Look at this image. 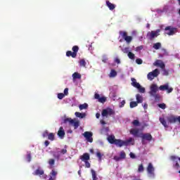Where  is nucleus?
Listing matches in <instances>:
<instances>
[{
    "label": "nucleus",
    "mask_w": 180,
    "mask_h": 180,
    "mask_svg": "<svg viewBox=\"0 0 180 180\" xmlns=\"http://www.w3.org/2000/svg\"><path fill=\"white\" fill-rule=\"evenodd\" d=\"M165 30L167 32V34H168V36H174V34H175V33H176V32H178V29L176 27H174L172 26H167L165 28Z\"/></svg>",
    "instance_id": "8"
},
{
    "label": "nucleus",
    "mask_w": 180,
    "mask_h": 180,
    "mask_svg": "<svg viewBox=\"0 0 180 180\" xmlns=\"http://www.w3.org/2000/svg\"><path fill=\"white\" fill-rule=\"evenodd\" d=\"M100 123L101 124H106V122H105L104 120H101L100 121Z\"/></svg>",
    "instance_id": "62"
},
{
    "label": "nucleus",
    "mask_w": 180,
    "mask_h": 180,
    "mask_svg": "<svg viewBox=\"0 0 180 180\" xmlns=\"http://www.w3.org/2000/svg\"><path fill=\"white\" fill-rule=\"evenodd\" d=\"M98 102H100V103H105V102H106V98L100 97V98L98 99Z\"/></svg>",
    "instance_id": "40"
},
{
    "label": "nucleus",
    "mask_w": 180,
    "mask_h": 180,
    "mask_svg": "<svg viewBox=\"0 0 180 180\" xmlns=\"http://www.w3.org/2000/svg\"><path fill=\"white\" fill-rule=\"evenodd\" d=\"M132 124L133 126H134L135 127H139V126H140V121H139V120H134L132 122Z\"/></svg>",
    "instance_id": "32"
},
{
    "label": "nucleus",
    "mask_w": 180,
    "mask_h": 180,
    "mask_svg": "<svg viewBox=\"0 0 180 180\" xmlns=\"http://www.w3.org/2000/svg\"><path fill=\"white\" fill-rule=\"evenodd\" d=\"M138 172H144V166H143V164L139 165Z\"/></svg>",
    "instance_id": "36"
},
{
    "label": "nucleus",
    "mask_w": 180,
    "mask_h": 180,
    "mask_svg": "<svg viewBox=\"0 0 180 180\" xmlns=\"http://www.w3.org/2000/svg\"><path fill=\"white\" fill-rule=\"evenodd\" d=\"M84 137H85L86 141L89 143H92L94 141V138H92V136H94V134L91 131H85L83 134Z\"/></svg>",
    "instance_id": "10"
},
{
    "label": "nucleus",
    "mask_w": 180,
    "mask_h": 180,
    "mask_svg": "<svg viewBox=\"0 0 180 180\" xmlns=\"http://www.w3.org/2000/svg\"><path fill=\"white\" fill-rule=\"evenodd\" d=\"M175 167L178 169L180 168V165H179V163H178V162H176L175 164Z\"/></svg>",
    "instance_id": "60"
},
{
    "label": "nucleus",
    "mask_w": 180,
    "mask_h": 180,
    "mask_svg": "<svg viewBox=\"0 0 180 180\" xmlns=\"http://www.w3.org/2000/svg\"><path fill=\"white\" fill-rule=\"evenodd\" d=\"M146 171L149 176L152 178H154V176H155V174L154 173L155 171V169L154 168V166H153V163L151 162L148 163V167L146 168Z\"/></svg>",
    "instance_id": "7"
},
{
    "label": "nucleus",
    "mask_w": 180,
    "mask_h": 180,
    "mask_svg": "<svg viewBox=\"0 0 180 180\" xmlns=\"http://www.w3.org/2000/svg\"><path fill=\"white\" fill-rule=\"evenodd\" d=\"M33 174L34 175H44V171L43 169H37Z\"/></svg>",
    "instance_id": "22"
},
{
    "label": "nucleus",
    "mask_w": 180,
    "mask_h": 180,
    "mask_svg": "<svg viewBox=\"0 0 180 180\" xmlns=\"http://www.w3.org/2000/svg\"><path fill=\"white\" fill-rule=\"evenodd\" d=\"M107 140L110 144H115L117 146V147H123V146H125L127 147V146H134V139L129 138L127 140L123 141L122 139H116L115 137V135H110L107 138Z\"/></svg>",
    "instance_id": "2"
},
{
    "label": "nucleus",
    "mask_w": 180,
    "mask_h": 180,
    "mask_svg": "<svg viewBox=\"0 0 180 180\" xmlns=\"http://www.w3.org/2000/svg\"><path fill=\"white\" fill-rule=\"evenodd\" d=\"M124 105H126V101L123 100L120 103V108H123V106H124Z\"/></svg>",
    "instance_id": "49"
},
{
    "label": "nucleus",
    "mask_w": 180,
    "mask_h": 180,
    "mask_svg": "<svg viewBox=\"0 0 180 180\" xmlns=\"http://www.w3.org/2000/svg\"><path fill=\"white\" fill-rule=\"evenodd\" d=\"M158 106L160 108V109H165L167 108V105H165V103L158 104Z\"/></svg>",
    "instance_id": "41"
},
{
    "label": "nucleus",
    "mask_w": 180,
    "mask_h": 180,
    "mask_svg": "<svg viewBox=\"0 0 180 180\" xmlns=\"http://www.w3.org/2000/svg\"><path fill=\"white\" fill-rule=\"evenodd\" d=\"M65 96V94H63V93H59V94H58V98L60 100L64 98Z\"/></svg>",
    "instance_id": "43"
},
{
    "label": "nucleus",
    "mask_w": 180,
    "mask_h": 180,
    "mask_svg": "<svg viewBox=\"0 0 180 180\" xmlns=\"http://www.w3.org/2000/svg\"><path fill=\"white\" fill-rule=\"evenodd\" d=\"M177 122H179L180 123V116H179V117H177Z\"/></svg>",
    "instance_id": "64"
},
{
    "label": "nucleus",
    "mask_w": 180,
    "mask_h": 180,
    "mask_svg": "<svg viewBox=\"0 0 180 180\" xmlns=\"http://www.w3.org/2000/svg\"><path fill=\"white\" fill-rule=\"evenodd\" d=\"M163 70V75H169V72L168 70H165V68L162 69Z\"/></svg>",
    "instance_id": "51"
},
{
    "label": "nucleus",
    "mask_w": 180,
    "mask_h": 180,
    "mask_svg": "<svg viewBox=\"0 0 180 180\" xmlns=\"http://www.w3.org/2000/svg\"><path fill=\"white\" fill-rule=\"evenodd\" d=\"M129 156L131 158H136V155L133 153H130Z\"/></svg>",
    "instance_id": "58"
},
{
    "label": "nucleus",
    "mask_w": 180,
    "mask_h": 180,
    "mask_svg": "<svg viewBox=\"0 0 180 180\" xmlns=\"http://www.w3.org/2000/svg\"><path fill=\"white\" fill-rule=\"evenodd\" d=\"M67 145H65V148L59 152L60 154H62L63 155H64V154H67Z\"/></svg>",
    "instance_id": "37"
},
{
    "label": "nucleus",
    "mask_w": 180,
    "mask_h": 180,
    "mask_svg": "<svg viewBox=\"0 0 180 180\" xmlns=\"http://www.w3.org/2000/svg\"><path fill=\"white\" fill-rule=\"evenodd\" d=\"M122 51L124 52L125 54H129L130 53L129 51V47H126L122 49Z\"/></svg>",
    "instance_id": "44"
},
{
    "label": "nucleus",
    "mask_w": 180,
    "mask_h": 180,
    "mask_svg": "<svg viewBox=\"0 0 180 180\" xmlns=\"http://www.w3.org/2000/svg\"><path fill=\"white\" fill-rule=\"evenodd\" d=\"M139 131L140 130H139V129H131L129 133L132 134V136H134V137H138Z\"/></svg>",
    "instance_id": "18"
},
{
    "label": "nucleus",
    "mask_w": 180,
    "mask_h": 180,
    "mask_svg": "<svg viewBox=\"0 0 180 180\" xmlns=\"http://www.w3.org/2000/svg\"><path fill=\"white\" fill-rule=\"evenodd\" d=\"M80 110H84V109H88V105L86 103L81 104L79 106Z\"/></svg>",
    "instance_id": "28"
},
{
    "label": "nucleus",
    "mask_w": 180,
    "mask_h": 180,
    "mask_svg": "<svg viewBox=\"0 0 180 180\" xmlns=\"http://www.w3.org/2000/svg\"><path fill=\"white\" fill-rule=\"evenodd\" d=\"M84 163H85L86 168H91V163H89V162H88V160L84 162Z\"/></svg>",
    "instance_id": "48"
},
{
    "label": "nucleus",
    "mask_w": 180,
    "mask_h": 180,
    "mask_svg": "<svg viewBox=\"0 0 180 180\" xmlns=\"http://www.w3.org/2000/svg\"><path fill=\"white\" fill-rule=\"evenodd\" d=\"M108 56H106L105 55H104V56H103V59H102L103 63H108Z\"/></svg>",
    "instance_id": "47"
},
{
    "label": "nucleus",
    "mask_w": 180,
    "mask_h": 180,
    "mask_svg": "<svg viewBox=\"0 0 180 180\" xmlns=\"http://www.w3.org/2000/svg\"><path fill=\"white\" fill-rule=\"evenodd\" d=\"M160 122L162 124V126H164V127H168V124H167V121L165 118L160 117Z\"/></svg>",
    "instance_id": "25"
},
{
    "label": "nucleus",
    "mask_w": 180,
    "mask_h": 180,
    "mask_svg": "<svg viewBox=\"0 0 180 180\" xmlns=\"http://www.w3.org/2000/svg\"><path fill=\"white\" fill-rule=\"evenodd\" d=\"M94 98H95V99H98H98H100V98H101V96L99 95V94L96 93L94 94Z\"/></svg>",
    "instance_id": "53"
},
{
    "label": "nucleus",
    "mask_w": 180,
    "mask_h": 180,
    "mask_svg": "<svg viewBox=\"0 0 180 180\" xmlns=\"http://www.w3.org/2000/svg\"><path fill=\"white\" fill-rule=\"evenodd\" d=\"M57 179V172L54 169H52V171L50 173V177L49 180H56Z\"/></svg>",
    "instance_id": "16"
},
{
    "label": "nucleus",
    "mask_w": 180,
    "mask_h": 180,
    "mask_svg": "<svg viewBox=\"0 0 180 180\" xmlns=\"http://www.w3.org/2000/svg\"><path fill=\"white\" fill-rule=\"evenodd\" d=\"M136 102L138 103H143V96H141V95L138 94H136Z\"/></svg>",
    "instance_id": "24"
},
{
    "label": "nucleus",
    "mask_w": 180,
    "mask_h": 180,
    "mask_svg": "<svg viewBox=\"0 0 180 180\" xmlns=\"http://www.w3.org/2000/svg\"><path fill=\"white\" fill-rule=\"evenodd\" d=\"M44 144H45V146L49 147V146L50 145V141H45Z\"/></svg>",
    "instance_id": "59"
},
{
    "label": "nucleus",
    "mask_w": 180,
    "mask_h": 180,
    "mask_svg": "<svg viewBox=\"0 0 180 180\" xmlns=\"http://www.w3.org/2000/svg\"><path fill=\"white\" fill-rule=\"evenodd\" d=\"M105 4H106L108 9H110V11H113V9H115L116 8V5H115L114 4L110 3V1H109L108 0H107L105 1Z\"/></svg>",
    "instance_id": "19"
},
{
    "label": "nucleus",
    "mask_w": 180,
    "mask_h": 180,
    "mask_svg": "<svg viewBox=\"0 0 180 180\" xmlns=\"http://www.w3.org/2000/svg\"><path fill=\"white\" fill-rule=\"evenodd\" d=\"M115 63H117V64H120V59H119V58H116L115 59Z\"/></svg>",
    "instance_id": "57"
},
{
    "label": "nucleus",
    "mask_w": 180,
    "mask_h": 180,
    "mask_svg": "<svg viewBox=\"0 0 180 180\" xmlns=\"http://www.w3.org/2000/svg\"><path fill=\"white\" fill-rule=\"evenodd\" d=\"M117 75V72H116V70H111L110 72V77L111 78H114L115 77H116Z\"/></svg>",
    "instance_id": "27"
},
{
    "label": "nucleus",
    "mask_w": 180,
    "mask_h": 180,
    "mask_svg": "<svg viewBox=\"0 0 180 180\" xmlns=\"http://www.w3.org/2000/svg\"><path fill=\"white\" fill-rule=\"evenodd\" d=\"M81 74L75 72V73L72 74V78L73 79H81Z\"/></svg>",
    "instance_id": "23"
},
{
    "label": "nucleus",
    "mask_w": 180,
    "mask_h": 180,
    "mask_svg": "<svg viewBox=\"0 0 180 180\" xmlns=\"http://www.w3.org/2000/svg\"><path fill=\"white\" fill-rule=\"evenodd\" d=\"M159 89L160 91H167V94H171V92L174 91V88L172 87L169 88V86L168 85V84H166L165 85H161L159 87L157 84H152L150 86L149 94L150 95V96H153V98H155V102H158L160 99H161V96L160 95V94H157Z\"/></svg>",
    "instance_id": "1"
},
{
    "label": "nucleus",
    "mask_w": 180,
    "mask_h": 180,
    "mask_svg": "<svg viewBox=\"0 0 180 180\" xmlns=\"http://www.w3.org/2000/svg\"><path fill=\"white\" fill-rule=\"evenodd\" d=\"M160 47H161V43L160 42H157L153 44V49H155V50H160Z\"/></svg>",
    "instance_id": "29"
},
{
    "label": "nucleus",
    "mask_w": 180,
    "mask_h": 180,
    "mask_svg": "<svg viewBox=\"0 0 180 180\" xmlns=\"http://www.w3.org/2000/svg\"><path fill=\"white\" fill-rule=\"evenodd\" d=\"M119 34H120V37L122 38L121 39H120V43H123V40H124L127 44H130L133 41V37L129 36L127 34V32L120 31Z\"/></svg>",
    "instance_id": "3"
},
{
    "label": "nucleus",
    "mask_w": 180,
    "mask_h": 180,
    "mask_svg": "<svg viewBox=\"0 0 180 180\" xmlns=\"http://www.w3.org/2000/svg\"><path fill=\"white\" fill-rule=\"evenodd\" d=\"M115 115H116V112L113 110V109L110 108L103 109L101 112V116H103V117H108V116H115Z\"/></svg>",
    "instance_id": "4"
},
{
    "label": "nucleus",
    "mask_w": 180,
    "mask_h": 180,
    "mask_svg": "<svg viewBox=\"0 0 180 180\" xmlns=\"http://www.w3.org/2000/svg\"><path fill=\"white\" fill-rule=\"evenodd\" d=\"M72 51H68L66 52V56L67 57H72V58H75L77 57V53H78L79 50V47L78 46H74L72 48Z\"/></svg>",
    "instance_id": "5"
},
{
    "label": "nucleus",
    "mask_w": 180,
    "mask_h": 180,
    "mask_svg": "<svg viewBox=\"0 0 180 180\" xmlns=\"http://www.w3.org/2000/svg\"><path fill=\"white\" fill-rule=\"evenodd\" d=\"M120 157L121 158L122 160H124L126 158V153L124 150H122L120 153Z\"/></svg>",
    "instance_id": "35"
},
{
    "label": "nucleus",
    "mask_w": 180,
    "mask_h": 180,
    "mask_svg": "<svg viewBox=\"0 0 180 180\" xmlns=\"http://www.w3.org/2000/svg\"><path fill=\"white\" fill-rule=\"evenodd\" d=\"M63 95H65V96H67V95H68V88H65L64 89V94Z\"/></svg>",
    "instance_id": "54"
},
{
    "label": "nucleus",
    "mask_w": 180,
    "mask_h": 180,
    "mask_svg": "<svg viewBox=\"0 0 180 180\" xmlns=\"http://www.w3.org/2000/svg\"><path fill=\"white\" fill-rule=\"evenodd\" d=\"M53 157L55 158H56V160H60V154H58V155L54 154Z\"/></svg>",
    "instance_id": "56"
},
{
    "label": "nucleus",
    "mask_w": 180,
    "mask_h": 180,
    "mask_svg": "<svg viewBox=\"0 0 180 180\" xmlns=\"http://www.w3.org/2000/svg\"><path fill=\"white\" fill-rule=\"evenodd\" d=\"M147 108H148L147 104H144V105H143V109H147Z\"/></svg>",
    "instance_id": "63"
},
{
    "label": "nucleus",
    "mask_w": 180,
    "mask_h": 180,
    "mask_svg": "<svg viewBox=\"0 0 180 180\" xmlns=\"http://www.w3.org/2000/svg\"><path fill=\"white\" fill-rule=\"evenodd\" d=\"M79 65H80V67H86V62L85 61L84 59H82L79 60Z\"/></svg>",
    "instance_id": "33"
},
{
    "label": "nucleus",
    "mask_w": 180,
    "mask_h": 180,
    "mask_svg": "<svg viewBox=\"0 0 180 180\" xmlns=\"http://www.w3.org/2000/svg\"><path fill=\"white\" fill-rule=\"evenodd\" d=\"M137 89H139V91L141 94H145L146 93V88L141 86V85L139 86V87H138Z\"/></svg>",
    "instance_id": "34"
},
{
    "label": "nucleus",
    "mask_w": 180,
    "mask_h": 180,
    "mask_svg": "<svg viewBox=\"0 0 180 180\" xmlns=\"http://www.w3.org/2000/svg\"><path fill=\"white\" fill-rule=\"evenodd\" d=\"M136 64H139V65H140L143 64V60H141V58H137L136 60Z\"/></svg>",
    "instance_id": "46"
},
{
    "label": "nucleus",
    "mask_w": 180,
    "mask_h": 180,
    "mask_svg": "<svg viewBox=\"0 0 180 180\" xmlns=\"http://www.w3.org/2000/svg\"><path fill=\"white\" fill-rule=\"evenodd\" d=\"M140 137L142 139V143L144 140H147V141H151V140H153V136H151V134L150 133L141 134Z\"/></svg>",
    "instance_id": "11"
},
{
    "label": "nucleus",
    "mask_w": 180,
    "mask_h": 180,
    "mask_svg": "<svg viewBox=\"0 0 180 180\" xmlns=\"http://www.w3.org/2000/svg\"><path fill=\"white\" fill-rule=\"evenodd\" d=\"M143 46H139L136 47V51H140V50H143Z\"/></svg>",
    "instance_id": "55"
},
{
    "label": "nucleus",
    "mask_w": 180,
    "mask_h": 180,
    "mask_svg": "<svg viewBox=\"0 0 180 180\" xmlns=\"http://www.w3.org/2000/svg\"><path fill=\"white\" fill-rule=\"evenodd\" d=\"M131 81H132L131 82L132 86L136 89L140 88V86H141L140 83L137 82V80H136V79L131 78Z\"/></svg>",
    "instance_id": "20"
},
{
    "label": "nucleus",
    "mask_w": 180,
    "mask_h": 180,
    "mask_svg": "<svg viewBox=\"0 0 180 180\" xmlns=\"http://www.w3.org/2000/svg\"><path fill=\"white\" fill-rule=\"evenodd\" d=\"M114 160H115V161L118 162V161H120V160H122V159H121L120 156H114Z\"/></svg>",
    "instance_id": "52"
},
{
    "label": "nucleus",
    "mask_w": 180,
    "mask_h": 180,
    "mask_svg": "<svg viewBox=\"0 0 180 180\" xmlns=\"http://www.w3.org/2000/svg\"><path fill=\"white\" fill-rule=\"evenodd\" d=\"M58 136L60 139H63L65 136V131H64V128L60 127L59 130L58 131Z\"/></svg>",
    "instance_id": "15"
},
{
    "label": "nucleus",
    "mask_w": 180,
    "mask_h": 180,
    "mask_svg": "<svg viewBox=\"0 0 180 180\" xmlns=\"http://www.w3.org/2000/svg\"><path fill=\"white\" fill-rule=\"evenodd\" d=\"M27 162H30V161H32V154L30 153L27 154Z\"/></svg>",
    "instance_id": "39"
},
{
    "label": "nucleus",
    "mask_w": 180,
    "mask_h": 180,
    "mask_svg": "<svg viewBox=\"0 0 180 180\" xmlns=\"http://www.w3.org/2000/svg\"><path fill=\"white\" fill-rule=\"evenodd\" d=\"M160 32H161V30L160 29L156 30L155 31H151L148 34L150 40H153V39L158 37V36H160Z\"/></svg>",
    "instance_id": "12"
},
{
    "label": "nucleus",
    "mask_w": 180,
    "mask_h": 180,
    "mask_svg": "<svg viewBox=\"0 0 180 180\" xmlns=\"http://www.w3.org/2000/svg\"><path fill=\"white\" fill-rule=\"evenodd\" d=\"M80 160L85 162L86 161H89L91 157L89 156V153H85L79 157Z\"/></svg>",
    "instance_id": "14"
},
{
    "label": "nucleus",
    "mask_w": 180,
    "mask_h": 180,
    "mask_svg": "<svg viewBox=\"0 0 180 180\" xmlns=\"http://www.w3.org/2000/svg\"><path fill=\"white\" fill-rule=\"evenodd\" d=\"M153 65H155V67H160L162 70L165 68V63H164L162 60H156L155 63H153Z\"/></svg>",
    "instance_id": "13"
},
{
    "label": "nucleus",
    "mask_w": 180,
    "mask_h": 180,
    "mask_svg": "<svg viewBox=\"0 0 180 180\" xmlns=\"http://www.w3.org/2000/svg\"><path fill=\"white\" fill-rule=\"evenodd\" d=\"M49 131H47V130H46L44 133H43V134H42V136H43V137H49Z\"/></svg>",
    "instance_id": "50"
},
{
    "label": "nucleus",
    "mask_w": 180,
    "mask_h": 180,
    "mask_svg": "<svg viewBox=\"0 0 180 180\" xmlns=\"http://www.w3.org/2000/svg\"><path fill=\"white\" fill-rule=\"evenodd\" d=\"M55 136L54 133H50L48 135V140H51V141H54Z\"/></svg>",
    "instance_id": "30"
},
{
    "label": "nucleus",
    "mask_w": 180,
    "mask_h": 180,
    "mask_svg": "<svg viewBox=\"0 0 180 180\" xmlns=\"http://www.w3.org/2000/svg\"><path fill=\"white\" fill-rule=\"evenodd\" d=\"M91 173L93 180H98V177L96 176V172H95V170L91 169Z\"/></svg>",
    "instance_id": "26"
},
{
    "label": "nucleus",
    "mask_w": 180,
    "mask_h": 180,
    "mask_svg": "<svg viewBox=\"0 0 180 180\" xmlns=\"http://www.w3.org/2000/svg\"><path fill=\"white\" fill-rule=\"evenodd\" d=\"M158 75H160V71L158 70V69H155L148 74V79H149L150 81H153V79L157 77Z\"/></svg>",
    "instance_id": "9"
},
{
    "label": "nucleus",
    "mask_w": 180,
    "mask_h": 180,
    "mask_svg": "<svg viewBox=\"0 0 180 180\" xmlns=\"http://www.w3.org/2000/svg\"><path fill=\"white\" fill-rule=\"evenodd\" d=\"M138 105L139 103L137 101H131L130 102L129 106L131 109H133V108H136Z\"/></svg>",
    "instance_id": "31"
},
{
    "label": "nucleus",
    "mask_w": 180,
    "mask_h": 180,
    "mask_svg": "<svg viewBox=\"0 0 180 180\" xmlns=\"http://www.w3.org/2000/svg\"><path fill=\"white\" fill-rule=\"evenodd\" d=\"M96 119H99V117H101V114L99 112H97L96 114Z\"/></svg>",
    "instance_id": "61"
},
{
    "label": "nucleus",
    "mask_w": 180,
    "mask_h": 180,
    "mask_svg": "<svg viewBox=\"0 0 180 180\" xmlns=\"http://www.w3.org/2000/svg\"><path fill=\"white\" fill-rule=\"evenodd\" d=\"M76 117H79L80 119H84L86 115L85 113L79 112H76L75 113Z\"/></svg>",
    "instance_id": "21"
},
{
    "label": "nucleus",
    "mask_w": 180,
    "mask_h": 180,
    "mask_svg": "<svg viewBox=\"0 0 180 180\" xmlns=\"http://www.w3.org/2000/svg\"><path fill=\"white\" fill-rule=\"evenodd\" d=\"M55 163H56V160H54V159H49V165H54Z\"/></svg>",
    "instance_id": "45"
},
{
    "label": "nucleus",
    "mask_w": 180,
    "mask_h": 180,
    "mask_svg": "<svg viewBox=\"0 0 180 180\" xmlns=\"http://www.w3.org/2000/svg\"><path fill=\"white\" fill-rule=\"evenodd\" d=\"M96 157H98L99 161H102V153L101 152L96 153Z\"/></svg>",
    "instance_id": "42"
},
{
    "label": "nucleus",
    "mask_w": 180,
    "mask_h": 180,
    "mask_svg": "<svg viewBox=\"0 0 180 180\" xmlns=\"http://www.w3.org/2000/svg\"><path fill=\"white\" fill-rule=\"evenodd\" d=\"M167 120L169 122V123H176V122H178V117L174 116V115H172L169 117H167Z\"/></svg>",
    "instance_id": "17"
},
{
    "label": "nucleus",
    "mask_w": 180,
    "mask_h": 180,
    "mask_svg": "<svg viewBox=\"0 0 180 180\" xmlns=\"http://www.w3.org/2000/svg\"><path fill=\"white\" fill-rule=\"evenodd\" d=\"M64 123H70L72 126H73L75 129H77V127H79V121H76L75 120H72L71 117L65 118L63 121Z\"/></svg>",
    "instance_id": "6"
},
{
    "label": "nucleus",
    "mask_w": 180,
    "mask_h": 180,
    "mask_svg": "<svg viewBox=\"0 0 180 180\" xmlns=\"http://www.w3.org/2000/svg\"><path fill=\"white\" fill-rule=\"evenodd\" d=\"M128 57L129 58H130V60H134V53H131V52H129L128 53Z\"/></svg>",
    "instance_id": "38"
}]
</instances>
